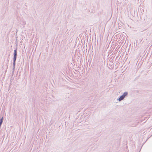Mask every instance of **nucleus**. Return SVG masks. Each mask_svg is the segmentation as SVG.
<instances>
[{
	"label": "nucleus",
	"instance_id": "obj_2",
	"mask_svg": "<svg viewBox=\"0 0 152 152\" xmlns=\"http://www.w3.org/2000/svg\"><path fill=\"white\" fill-rule=\"evenodd\" d=\"M17 56V50H14V56Z\"/></svg>",
	"mask_w": 152,
	"mask_h": 152
},
{
	"label": "nucleus",
	"instance_id": "obj_5",
	"mask_svg": "<svg viewBox=\"0 0 152 152\" xmlns=\"http://www.w3.org/2000/svg\"><path fill=\"white\" fill-rule=\"evenodd\" d=\"M2 122H1V121H0V126H1V124H2Z\"/></svg>",
	"mask_w": 152,
	"mask_h": 152
},
{
	"label": "nucleus",
	"instance_id": "obj_1",
	"mask_svg": "<svg viewBox=\"0 0 152 152\" xmlns=\"http://www.w3.org/2000/svg\"><path fill=\"white\" fill-rule=\"evenodd\" d=\"M127 94V92H125L124 94L121 96H120V97L119 98V100L121 101L124 98L125 96H126Z\"/></svg>",
	"mask_w": 152,
	"mask_h": 152
},
{
	"label": "nucleus",
	"instance_id": "obj_3",
	"mask_svg": "<svg viewBox=\"0 0 152 152\" xmlns=\"http://www.w3.org/2000/svg\"><path fill=\"white\" fill-rule=\"evenodd\" d=\"M16 56L14 57V62L16 60Z\"/></svg>",
	"mask_w": 152,
	"mask_h": 152
},
{
	"label": "nucleus",
	"instance_id": "obj_4",
	"mask_svg": "<svg viewBox=\"0 0 152 152\" xmlns=\"http://www.w3.org/2000/svg\"><path fill=\"white\" fill-rule=\"evenodd\" d=\"M3 117H2V118L0 120V121L3 122Z\"/></svg>",
	"mask_w": 152,
	"mask_h": 152
}]
</instances>
